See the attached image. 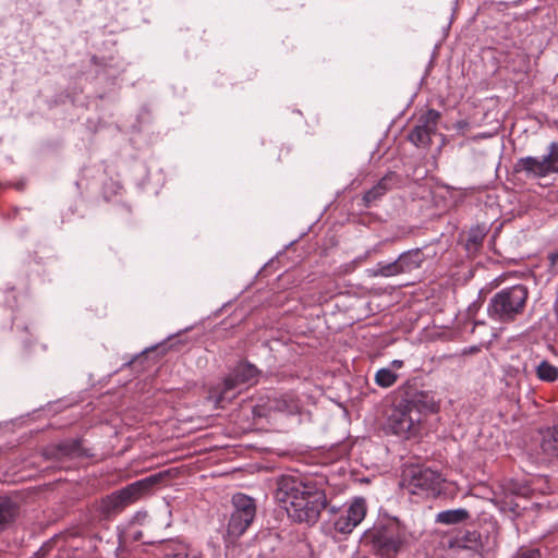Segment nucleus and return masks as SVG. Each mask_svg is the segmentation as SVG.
Here are the masks:
<instances>
[{
	"label": "nucleus",
	"mask_w": 558,
	"mask_h": 558,
	"mask_svg": "<svg viewBox=\"0 0 558 558\" xmlns=\"http://www.w3.org/2000/svg\"><path fill=\"white\" fill-rule=\"evenodd\" d=\"M275 498L283 504L296 523L315 524L328 501L324 484L301 474H283L277 480Z\"/></svg>",
	"instance_id": "1"
},
{
	"label": "nucleus",
	"mask_w": 558,
	"mask_h": 558,
	"mask_svg": "<svg viewBox=\"0 0 558 558\" xmlns=\"http://www.w3.org/2000/svg\"><path fill=\"white\" fill-rule=\"evenodd\" d=\"M413 532L398 518L378 521L363 534V542L378 558H397L414 543Z\"/></svg>",
	"instance_id": "2"
},
{
	"label": "nucleus",
	"mask_w": 558,
	"mask_h": 558,
	"mask_svg": "<svg viewBox=\"0 0 558 558\" xmlns=\"http://www.w3.org/2000/svg\"><path fill=\"white\" fill-rule=\"evenodd\" d=\"M163 478L165 474L162 472L151 474L102 497L97 507L99 515L105 520H111L121 513L126 507L147 494Z\"/></svg>",
	"instance_id": "3"
},
{
	"label": "nucleus",
	"mask_w": 558,
	"mask_h": 558,
	"mask_svg": "<svg viewBox=\"0 0 558 558\" xmlns=\"http://www.w3.org/2000/svg\"><path fill=\"white\" fill-rule=\"evenodd\" d=\"M529 299V289L523 284L504 288L488 302V317L500 324L513 323L523 314Z\"/></svg>",
	"instance_id": "4"
},
{
	"label": "nucleus",
	"mask_w": 558,
	"mask_h": 558,
	"mask_svg": "<svg viewBox=\"0 0 558 558\" xmlns=\"http://www.w3.org/2000/svg\"><path fill=\"white\" fill-rule=\"evenodd\" d=\"M259 371L248 362H240L221 383L214 385L208 390V399L218 408L231 402L238 395V388L243 384L257 383Z\"/></svg>",
	"instance_id": "5"
},
{
	"label": "nucleus",
	"mask_w": 558,
	"mask_h": 558,
	"mask_svg": "<svg viewBox=\"0 0 558 558\" xmlns=\"http://www.w3.org/2000/svg\"><path fill=\"white\" fill-rule=\"evenodd\" d=\"M514 173H523L526 179H542L558 173V142L548 145L543 157L526 156L513 165Z\"/></svg>",
	"instance_id": "6"
},
{
	"label": "nucleus",
	"mask_w": 558,
	"mask_h": 558,
	"mask_svg": "<svg viewBox=\"0 0 558 558\" xmlns=\"http://www.w3.org/2000/svg\"><path fill=\"white\" fill-rule=\"evenodd\" d=\"M422 422L420 411L411 408L403 398L393 403L387 417L388 428L393 434L407 438L418 434Z\"/></svg>",
	"instance_id": "7"
},
{
	"label": "nucleus",
	"mask_w": 558,
	"mask_h": 558,
	"mask_svg": "<svg viewBox=\"0 0 558 558\" xmlns=\"http://www.w3.org/2000/svg\"><path fill=\"white\" fill-rule=\"evenodd\" d=\"M426 255L422 248H413L403 252L399 257L390 263L379 262L373 269V276L395 277L403 274H411L422 268Z\"/></svg>",
	"instance_id": "8"
},
{
	"label": "nucleus",
	"mask_w": 558,
	"mask_h": 558,
	"mask_svg": "<svg viewBox=\"0 0 558 558\" xmlns=\"http://www.w3.org/2000/svg\"><path fill=\"white\" fill-rule=\"evenodd\" d=\"M407 487L412 494L439 493L442 483L441 474L429 468L415 466L408 471Z\"/></svg>",
	"instance_id": "9"
},
{
	"label": "nucleus",
	"mask_w": 558,
	"mask_h": 558,
	"mask_svg": "<svg viewBox=\"0 0 558 558\" xmlns=\"http://www.w3.org/2000/svg\"><path fill=\"white\" fill-rule=\"evenodd\" d=\"M454 558H484V544L477 531H465L450 542Z\"/></svg>",
	"instance_id": "10"
},
{
	"label": "nucleus",
	"mask_w": 558,
	"mask_h": 558,
	"mask_svg": "<svg viewBox=\"0 0 558 558\" xmlns=\"http://www.w3.org/2000/svg\"><path fill=\"white\" fill-rule=\"evenodd\" d=\"M440 113L435 109H429L423 113L413 130L409 133L408 138L415 146H429L432 135L437 131Z\"/></svg>",
	"instance_id": "11"
},
{
	"label": "nucleus",
	"mask_w": 558,
	"mask_h": 558,
	"mask_svg": "<svg viewBox=\"0 0 558 558\" xmlns=\"http://www.w3.org/2000/svg\"><path fill=\"white\" fill-rule=\"evenodd\" d=\"M402 177L395 172H387L372 189L363 194L362 201L366 208L376 205L388 192L401 187Z\"/></svg>",
	"instance_id": "12"
},
{
	"label": "nucleus",
	"mask_w": 558,
	"mask_h": 558,
	"mask_svg": "<svg viewBox=\"0 0 558 558\" xmlns=\"http://www.w3.org/2000/svg\"><path fill=\"white\" fill-rule=\"evenodd\" d=\"M365 515V501L363 498H357L344 512L339 514L333 523L335 531L343 535L350 534L364 520Z\"/></svg>",
	"instance_id": "13"
},
{
	"label": "nucleus",
	"mask_w": 558,
	"mask_h": 558,
	"mask_svg": "<svg viewBox=\"0 0 558 558\" xmlns=\"http://www.w3.org/2000/svg\"><path fill=\"white\" fill-rule=\"evenodd\" d=\"M43 456L46 460L63 461L66 459L86 457L82 439H66L59 444H51L44 448Z\"/></svg>",
	"instance_id": "14"
},
{
	"label": "nucleus",
	"mask_w": 558,
	"mask_h": 558,
	"mask_svg": "<svg viewBox=\"0 0 558 558\" xmlns=\"http://www.w3.org/2000/svg\"><path fill=\"white\" fill-rule=\"evenodd\" d=\"M407 403L413 409L420 411L422 420L430 413H436L439 410V401L433 391L426 390H411L407 391L402 397Z\"/></svg>",
	"instance_id": "15"
},
{
	"label": "nucleus",
	"mask_w": 558,
	"mask_h": 558,
	"mask_svg": "<svg viewBox=\"0 0 558 558\" xmlns=\"http://www.w3.org/2000/svg\"><path fill=\"white\" fill-rule=\"evenodd\" d=\"M92 63L97 66L96 74L114 82L126 70V63L121 58L110 56L108 58L92 57Z\"/></svg>",
	"instance_id": "16"
},
{
	"label": "nucleus",
	"mask_w": 558,
	"mask_h": 558,
	"mask_svg": "<svg viewBox=\"0 0 558 558\" xmlns=\"http://www.w3.org/2000/svg\"><path fill=\"white\" fill-rule=\"evenodd\" d=\"M162 558H203V554L183 542L169 541L162 545Z\"/></svg>",
	"instance_id": "17"
},
{
	"label": "nucleus",
	"mask_w": 558,
	"mask_h": 558,
	"mask_svg": "<svg viewBox=\"0 0 558 558\" xmlns=\"http://www.w3.org/2000/svg\"><path fill=\"white\" fill-rule=\"evenodd\" d=\"M19 514V506L9 497H0V532L11 524Z\"/></svg>",
	"instance_id": "18"
},
{
	"label": "nucleus",
	"mask_w": 558,
	"mask_h": 558,
	"mask_svg": "<svg viewBox=\"0 0 558 558\" xmlns=\"http://www.w3.org/2000/svg\"><path fill=\"white\" fill-rule=\"evenodd\" d=\"M253 520L235 511L231 513L227 526V534L231 538H238L245 533L247 527L252 524Z\"/></svg>",
	"instance_id": "19"
},
{
	"label": "nucleus",
	"mask_w": 558,
	"mask_h": 558,
	"mask_svg": "<svg viewBox=\"0 0 558 558\" xmlns=\"http://www.w3.org/2000/svg\"><path fill=\"white\" fill-rule=\"evenodd\" d=\"M232 505L235 512L254 520L256 514V505L253 498L244 494H235L232 497Z\"/></svg>",
	"instance_id": "20"
},
{
	"label": "nucleus",
	"mask_w": 558,
	"mask_h": 558,
	"mask_svg": "<svg viewBox=\"0 0 558 558\" xmlns=\"http://www.w3.org/2000/svg\"><path fill=\"white\" fill-rule=\"evenodd\" d=\"M470 517V512L466 509H449L440 511L436 515V522L445 525H453L468 521Z\"/></svg>",
	"instance_id": "21"
},
{
	"label": "nucleus",
	"mask_w": 558,
	"mask_h": 558,
	"mask_svg": "<svg viewBox=\"0 0 558 558\" xmlns=\"http://www.w3.org/2000/svg\"><path fill=\"white\" fill-rule=\"evenodd\" d=\"M541 448L544 453L558 458V424L543 432Z\"/></svg>",
	"instance_id": "22"
},
{
	"label": "nucleus",
	"mask_w": 558,
	"mask_h": 558,
	"mask_svg": "<svg viewBox=\"0 0 558 558\" xmlns=\"http://www.w3.org/2000/svg\"><path fill=\"white\" fill-rule=\"evenodd\" d=\"M486 233L487 230L485 227L477 226L475 228H472L468 234L465 250L470 254H475L482 247Z\"/></svg>",
	"instance_id": "23"
},
{
	"label": "nucleus",
	"mask_w": 558,
	"mask_h": 558,
	"mask_svg": "<svg viewBox=\"0 0 558 558\" xmlns=\"http://www.w3.org/2000/svg\"><path fill=\"white\" fill-rule=\"evenodd\" d=\"M536 376L542 381L554 383L558 379V367L544 360L536 367Z\"/></svg>",
	"instance_id": "24"
},
{
	"label": "nucleus",
	"mask_w": 558,
	"mask_h": 558,
	"mask_svg": "<svg viewBox=\"0 0 558 558\" xmlns=\"http://www.w3.org/2000/svg\"><path fill=\"white\" fill-rule=\"evenodd\" d=\"M398 378V374L390 368H380L375 374V383L381 388L393 386Z\"/></svg>",
	"instance_id": "25"
},
{
	"label": "nucleus",
	"mask_w": 558,
	"mask_h": 558,
	"mask_svg": "<svg viewBox=\"0 0 558 558\" xmlns=\"http://www.w3.org/2000/svg\"><path fill=\"white\" fill-rule=\"evenodd\" d=\"M513 558H541L539 549L521 547Z\"/></svg>",
	"instance_id": "26"
},
{
	"label": "nucleus",
	"mask_w": 558,
	"mask_h": 558,
	"mask_svg": "<svg viewBox=\"0 0 558 558\" xmlns=\"http://www.w3.org/2000/svg\"><path fill=\"white\" fill-rule=\"evenodd\" d=\"M402 366H403V361H401V360H393L391 362V367L392 368H397L398 369V368H401Z\"/></svg>",
	"instance_id": "27"
},
{
	"label": "nucleus",
	"mask_w": 558,
	"mask_h": 558,
	"mask_svg": "<svg viewBox=\"0 0 558 558\" xmlns=\"http://www.w3.org/2000/svg\"><path fill=\"white\" fill-rule=\"evenodd\" d=\"M253 413H254L255 415H258V416L265 415V414L259 410V408H258V407H256V408H254V409H253Z\"/></svg>",
	"instance_id": "28"
},
{
	"label": "nucleus",
	"mask_w": 558,
	"mask_h": 558,
	"mask_svg": "<svg viewBox=\"0 0 558 558\" xmlns=\"http://www.w3.org/2000/svg\"><path fill=\"white\" fill-rule=\"evenodd\" d=\"M550 259H551L553 264H556L558 262V253L551 254Z\"/></svg>",
	"instance_id": "29"
},
{
	"label": "nucleus",
	"mask_w": 558,
	"mask_h": 558,
	"mask_svg": "<svg viewBox=\"0 0 558 558\" xmlns=\"http://www.w3.org/2000/svg\"><path fill=\"white\" fill-rule=\"evenodd\" d=\"M276 410H283V408L281 407V402L280 401H277V404L274 407Z\"/></svg>",
	"instance_id": "30"
},
{
	"label": "nucleus",
	"mask_w": 558,
	"mask_h": 558,
	"mask_svg": "<svg viewBox=\"0 0 558 558\" xmlns=\"http://www.w3.org/2000/svg\"><path fill=\"white\" fill-rule=\"evenodd\" d=\"M141 535H142V532H137V533L134 535V539H135V541H140V539H141Z\"/></svg>",
	"instance_id": "31"
},
{
	"label": "nucleus",
	"mask_w": 558,
	"mask_h": 558,
	"mask_svg": "<svg viewBox=\"0 0 558 558\" xmlns=\"http://www.w3.org/2000/svg\"><path fill=\"white\" fill-rule=\"evenodd\" d=\"M122 208L128 213L131 214V208L129 206H122Z\"/></svg>",
	"instance_id": "32"
}]
</instances>
